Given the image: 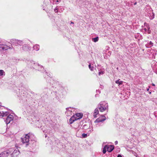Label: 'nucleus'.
Segmentation results:
<instances>
[{
    "instance_id": "864d4df0",
    "label": "nucleus",
    "mask_w": 157,
    "mask_h": 157,
    "mask_svg": "<svg viewBox=\"0 0 157 157\" xmlns=\"http://www.w3.org/2000/svg\"><path fill=\"white\" fill-rule=\"evenodd\" d=\"M50 84H51V82H50Z\"/></svg>"
},
{
    "instance_id": "473e14b6",
    "label": "nucleus",
    "mask_w": 157,
    "mask_h": 157,
    "mask_svg": "<svg viewBox=\"0 0 157 157\" xmlns=\"http://www.w3.org/2000/svg\"><path fill=\"white\" fill-rule=\"evenodd\" d=\"M66 109L67 112H69L70 113H71L72 111L71 110H69V108H66Z\"/></svg>"
},
{
    "instance_id": "f3484780",
    "label": "nucleus",
    "mask_w": 157,
    "mask_h": 157,
    "mask_svg": "<svg viewBox=\"0 0 157 157\" xmlns=\"http://www.w3.org/2000/svg\"><path fill=\"white\" fill-rule=\"evenodd\" d=\"M98 107L97 108H96L94 110V114L93 115V117L94 118H96L97 117V115L98 114L99 111L98 110Z\"/></svg>"
},
{
    "instance_id": "c756f323",
    "label": "nucleus",
    "mask_w": 157,
    "mask_h": 157,
    "mask_svg": "<svg viewBox=\"0 0 157 157\" xmlns=\"http://www.w3.org/2000/svg\"><path fill=\"white\" fill-rule=\"evenodd\" d=\"M5 75V72L2 70H0V75L3 76Z\"/></svg>"
},
{
    "instance_id": "58836bf2",
    "label": "nucleus",
    "mask_w": 157,
    "mask_h": 157,
    "mask_svg": "<svg viewBox=\"0 0 157 157\" xmlns=\"http://www.w3.org/2000/svg\"><path fill=\"white\" fill-rule=\"evenodd\" d=\"M117 157H122L121 155H118L117 156Z\"/></svg>"
},
{
    "instance_id": "4be33fe9",
    "label": "nucleus",
    "mask_w": 157,
    "mask_h": 157,
    "mask_svg": "<svg viewBox=\"0 0 157 157\" xmlns=\"http://www.w3.org/2000/svg\"><path fill=\"white\" fill-rule=\"evenodd\" d=\"M120 79H119L115 81V83L118 84L119 85L122 84L123 83V81H120Z\"/></svg>"
},
{
    "instance_id": "423d86ee",
    "label": "nucleus",
    "mask_w": 157,
    "mask_h": 157,
    "mask_svg": "<svg viewBox=\"0 0 157 157\" xmlns=\"http://www.w3.org/2000/svg\"><path fill=\"white\" fill-rule=\"evenodd\" d=\"M10 41L13 45H14L16 46L18 45L21 46L23 44V41L16 39H11L10 40Z\"/></svg>"
},
{
    "instance_id": "6ab92c4d",
    "label": "nucleus",
    "mask_w": 157,
    "mask_h": 157,
    "mask_svg": "<svg viewBox=\"0 0 157 157\" xmlns=\"http://www.w3.org/2000/svg\"><path fill=\"white\" fill-rule=\"evenodd\" d=\"M33 49L38 51L40 49L39 45L38 44H36L33 46Z\"/></svg>"
},
{
    "instance_id": "4c0bfd02",
    "label": "nucleus",
    "mask_w": 157,
    "mask_h": 157,
    "mask_svg": "<svg viewBox=\"0 0 157 157\" xmlns=\"http://www.w3.org/2000/svg\"><path fill=\"white\" fill-rule=\"evenodd\" d=\"M103 86L102 85H100V88H101V89H103Z\"/></svg>"
},
{
    "instance_id": "49530a36",
    "label": "nucleus",
    "mask_w": 157,
    "mask_h": 157,
    "mask_svg": "<svg viewBox=\"0 0 157 157\" xmlns=\"http://www.w3.org/2000/svg\"><path fill=\"white\" fill-rule=\"evenodd\" d=\"M136 2L135 3H134V5H136Z\"/></svg>"
},
{
    "instance_id": "c9c22d12",
    "label": "nucleus",
    "mask_w": 157,
    "mask_h": 157,
    "mask_svg": "<svg viewBox=\"0 0 157 157\" xmlns=\"http://www.w3.org/2000/svg\"><path fill=\"white\" fill-rule=\"evenodd\" d=\"M144 157H149V156L147 155H144Z\"/></svg>"
},
{
    "instance_id": "7c9ffc66",
    "label": "nucleus",
    "mask_w": 157,
    "mask_h": 157,
    "mask_svg": "<svg viewBox=\"0 0 157 157\" xmlns=\"http://www.w3.org/2000/svg\"><path fill=\"white\" fill-rule=\"evenodd\" d=\"M104 73V71L100 70L98 72V75H103Z\"/></svg>"
},
{
    "instance_id": "c85d7f7f",
    "label": "nucleus",
    "mask_w": 157,
    "mask_h": 157,
    "mask_svg": "<svg viewBox=\"0 0 157 157\" xmlns=\"http://www.w3.org/2000/svg\"><path fill=\"white\" fill-rule=\"evenodd\" d=\"M155 14L154 13H152V15H151L149 17V18L150 20H152L154 18Z\"/></svg>"
},
{
    "instance_id": "7ed1b4c3",
    "label": "nucleus",
    "mask_w": 157,
    "mask_h": 157,
    "mask_svg": "<svg viewBox=\"0 0 157 157\" xmlns=\"http://www.w3.org/2000/svg\"><path fill=\"white\" fill-rule=\"evenodd\" d=\"M28 66L31 68L35 69L37 67H40L41 69H44V67L43 66L39 65L38 64L36 63L33 60L28 61Z\"/></svg>"
},
{
    "instance_id": "9d476101",
    "label": "nucleus",
    "mask_w": 157,
    "mask_h": 157,
    "mask_svg": "<svg viewBox=\"0 0 157 157\" xmlns=\"http://www.w3.org/2000/svg\"><path fill=\"white\" fill-rule=\"evenodd\" d=\"M106 119V117L104 116H102L101 117L97 118L94 121L95 123H99L103 121Z\"/></svg>"
},
{
    "instance_id": "b1692460",
    "label": "nucleus",
    "mask_w": 157,
    "mask_h": 157,
    "mask_svg": "<svg viewBox=\"0 0 157 157\" xmlns=\"http://www.w3.org/2000/svg\"><path fill=\"white\" fill-rule=\"evenodd\" d=\"M99 40V37L98 36H97L95 38H92V40L94 42H96L98 40Z\"/></svg>"
},
{
    "instance_id": "4468645a",
    "label": "nucleus",
    "mask_w": 157,
    "mask_h": 157,
    "mask_svg": "<svg viewBox=\"0 0 157 157\" xmlns=\"http://www.w3.org/2000/svg\"><path fill=\"white\" fill-rule=\"evenodd\" d=\"M19 151L17 149L14 150L13 153L11 154L12 157H15L17 156L19 154Z\"/></svg>"
},
{
    "instance_id": "79ce46f5",
    "label": "nucleus",
    "mask_w": 157,
    "mask_h": 157,
    "mask_svg": "<svg viewBox=\"0 0 157 157\" xmlns=\"http://www.w3.org/2000/svg\"><path fill=\"white\" fill-rule=\"evenodd\" d=\"M55 82L54 83V84H56L57 82H56V81H55Z\"/></svg>"
},
{
    "instance_id": "a19ab883",
    "label": "nucleus",
    "mask_w": 157,
    "mask_h": 157,
    "mask_svg": "<svg viewBox=\"0 0 157 157\" xmlns=\"http://www.w3.org/2000/svg\"><path fill=\"white\" fill-rule=\"evenodd\" d=\"M144 30L145 31H147V29H146V28H145L144 29Z\"/></svg>"
},
{
    "instance_id": "cd10ccee",
    "label": "nucleus",
    "mask_w": 157,
    "mask_h": 157,
    "mask_svg": "<svg viewBox=\"0 0 157 157\" xmlns=\"http://www.w3.org/2000/svg\"><path fill=\"white\" fill-rule=\"evenodd\" d=\"M89 67L91 71H93L94 70V67L93 66H91L90 63L89 65Z\"/></svg>"
},
{
    "instance_id": "f03ea898",
    "label": "nucleus",
    "mask_w": 157,
    "mask_h": 157,
    "mask_svg": "<svg viewBox=\"0 0 157 157\" xmlns=\"http://www.w3.org/2000/svg\"><path fill=\"white\" fill-rule=\"evenodd\" d=\"M98 106V108L101 112H103L106 110H108V104L105 101L101 102Z\"/></svg>"
},
{
    "instance_id": "8fccbe9b",
    "label": "nucleus",
    "mask_w": 157,
    "mask_h": 157,
    "mask_svg": "<svg viewBox=\"0 0 157 157\" xmlns=\"http://www.w3.org/2000/svg\"><path fill=\"white\" fill-rule=\"evenodd\" d=\"M71 24H74V22H71Z\"/></svg>"
},
{
    "instance_id": "de8ad7c7",
    "label": "nucleus",
    "mask_w": 157,
    "mask_h": 157,
    "mask_svg": "<svg viewBox=\"0 0 157 157\" xmlns=\"http://www.w3.org/2000/svg\"><path fill=\"white\" fill-rule=\"evenodd\" d=\"M51 78V79L52 80H53V78Z\"/></svg>"
},
{
    "instance_id": "72a5a7b5",
    "label": "nucleus",
    "mask_w": 157,
    "mask_h": 157,
    "mask_svg": "<svg viewBox=\"0 0 157 157\" xmlns=\"http://www.w3.org/2000/svg\"><path fill=\"white\" fill-rule=\"evenodd\" d=\"M96 92L97 93H99V94H100L101 93V91L99 90H96Z\"/></svg>"
},
{
    "instance_id": "09e8293b",
    "label": "nucleus",
    "mask_w": 157,
    "mask_h": 157,
    "mask_svg": "<svg viewBox=\"0 0 157 157\" xmlns=\"http://www.w3.org/2000/svg\"><path fill=\"white\" fill-rule=\"evenodd\" d=\"M149 94H151V92H150V91L149 92Z\"/></svg>"
},
{
    "instance_id": "2eb2a0df",
    "label": "nucleus",
    "mask_w": 157,
    "mask_h": 157,
    "mask_svg": "<svg viewBox=\"0 0 157 157\" xmlns=\"http://www.w3.org/2000/svg\"><path fill=\"white\" fill-rule=\"evenodd\" d=\"M114 149V147L113 146L107 145V151L108 152H111Z\"/></svg>"
},
{
    "instance_id": "dca6fc26",
    "label": "nucleus",
    "mask_w": 157,
    "mask_h": 157,
    "mask_svg": "<svg viewBox=\"0 0 157 157\" xmlns=\"http://www.w3.org/2000/svg\"><path fill=\"white\" fill-rule=\"evenodd\" d=\"M9 114V112L7 111H0V117L2 116V117H4L6 116H8Z\"/></svg>"
},
{
    "instance_id": "412c9836",
    "label": "nucleus",
    "mask_w": 157,
    "mask_h": 157,
    "mask_svg": "<svg viewBox=\"0 0 157 157\" xmlns=\"http://www.w3.org/2000/svg\"><path fill=\"white\" fill-rule=\"evenodd\" d=\"M75 121H76V119L75 118V117L73 116L69 120L70 123L71 124Z\"/></svg>"
},
{
    "instance_id": "f257e3e1",
    "label": "nucleus",
    "mask_w": 157,
    "mask_h": 157,
    "mask_svg": "<svg viewBox=\"0 0 157 157\" xmlns=\"http://www.w3.org/2000/svg\"><path fill=\"white\" fill-rule=\"evenodd\" d=\"M35 137L34 135L31 133H29L25 135V136L21 138V140L22 143L26 144V146H27L29 143H34Z\"/></svg>"
},
{
    "instance_id": "9b49d317",
    "label": "nucleus",
    "mask_w": 157,
    "mask_h": 157,
    "mask_svg": "<svg viewBox=\"0 0 157 157\" xmlns=\"http://www.w3.org/2000/svg\"><path fill=\"white\" fill-rule=\"evenodd\" d=\"M83 114L82 113H77L75 115L73 116V117H75V119H76V120L81 118Z\"/></svg>"
},
{
    "instance_id": "f704fd0d",
    "label": "nucleus",
    "mask_w": 157,
    "mask_h": 157,
    "mask_svg": "<svg viewBox=\"0 0 157 157\" xmlns=\"http://www.w3.org/2000/svg\"><path fill=\"white\" fill-rule=\"evenodd\" d=\"M54 11L55 13H57L58 12V9L57 8H56L54 9Z\"/></svg>"
},
{
    "instance_id": "603ef678",
    "label": "nucleus",
    "mask_w": 157,
    "mask_h": 157,
    "mask_svg": "<svg viewBox=\"0 0 157 157\" xmlns=\"http://www.w3.org/2000/svg\"><path fill=\"white\" fill-rule=\"evenodd\" d=\"M50 80L51 81V82L52 80H51V79H50Z\"/></svg>"
},
{
    "instance_id": "393cba45",
    "label": "nucleus",
    "mask_w": 157,
    "mask_h": 157,
    "mask_svg": "<svg viewBox=\"0 0 157 157\" xmlns=\"http://www.w3.org/2000/svg\"><path fill=\"white\" fill-rule=\"evenodd\" d=\"M107 145H105L103 148L102 151L104 154H105L106 152V150H107Z\"/></svg>"
},
{
    "instance_id": "6e6d98bb",
    "label": "nucleus",
    "mask_w": 157,
    "mask_h": 157,
    "mask_svg": "<svg viewBox=\"0 0 157 157\" xmlns=\"http://www.w3.org/2000/svg\"><path fill=\"white\" fill-rule=\"evenodd\" d=\"M62 88H61V89L62 90Z\"/></svg>"
},
{
    "instance_id": "aec40b11",
    "label": "nucleus",
    "mask_w": 157,
    "mask_h": 157,
    "mask_svg": "<svg viewBox=\"0 0 157 157\" xmlns=\"http://www.w3.org/2000/svg\"><path fill=\"white\" fill-rule=\"evenodd\" d=\"M153 43H152L151 41H150L147 44H146V46L147 47L151 48L153 46Z\"/></svg>"
},
{
    "instance_id": "ddd939ff",
    "label": "nucleus",
    "mask_w": 157,
    "mask_h": 157,
    "mask_svg": "<svg viewBox=\"0 0 157 157\" xmlns=\"http://www.w3.org/2000/svg\"><path fill=\"white\" fill-rule=\"evenodd\" d=\"M151 67L154 71L157 74V62H154L152 65Z\"/></svg>"
},
{
    "instance_id": "e433bc0d",
    "label": "nucleus",
    "mask_w": 157,
    "mask_h": 157,
    "mask_svg": "<svg viewBox=\"0 0 157 157\" xmlns=\"http://www.w3.org/2000/svg\"><path fill=\"white\" fill-rule=\"evenodd\" d=\"M117 144H118V141H116L115 142V144L116 145Z\"/></svg>"
},
{
    "instance_id": "f8f14e48",
    "label": "nucleus",
    "mask_w": 157,
    "mask_h": 157,
    "mask_svg": "<svg viewBox=\"0 0 157 157\" xmlns=\"http://www.w3.org/2000/svg\"><path fill=\"white\" fill-rule=\"evenodd\" d=\"M22 50L25 51H30L31 47L28 44L24 45L22 47Z\"/></svg>"
},
{
    "instance_id": "2f4dec72",
    "label": "nucleus",
    "mask_w": 157,
    "mask_h": 157,
    "mask_svg": "<svg viewBox=\"0 0 157 157\" xmlns=\"http://www.w3.org/2000/svg\"><path fill=\"white\" fill-rule=\"evenodd\" d=\"M86 124H84V125H83L82 126V129H86L87 128V127H86Z\"/></svg>"
},
{
    "instance_id": "c03bdc74",
    "label": "nucleus",
    "mask_w": 157,
    "mask_h": 157,
    "mask_svg": "<svg viewBox=\"0 0 157 157\" xmlns=\"http://www.w3.org/2000/svg\"><path fill=\"white\" fill-rule=\"evenodd\" d=\"M152 85L153 86H155V84H154V83H152Z\"/></svg>"
},
{
    "instance_id": "ea45409f",
    "label": "nucleus",
    "mask_w": 157,
    "mask_h": 157,
    "mask_svg": "<svg viewBox=\"0 0 157 157\" xmlns=\"http://www.w3.org/2000/svg\"><path fill=\"white\" fill-rule=\"evenodd\" d=\"M98 94H95V97H98Z\"/></svg>"
},
{
    "instance_id": "1a4fd4ad",
    "label": "nucleus",
    "mask_w": 157,
    "mask_h": 157,
    "mask_svg": "<svg viewBox=\"0 0 157 157\" xmlns=\"http://www.w3.org/2000/svg\"><path fill=\"white\" fill-rule=\"evenodd\" d=\"M10 151H4L0 154V157H7L10 154Z\"/></svg>"
},
{
    "instance_id": "6e6552de",
    "label": "nucleus",
    "mask_w": 157,
    "mask_h": 157,
    "mask_svg": "<svg viewBox=\"0 0 157 157\" xmlns=\"http://www.w3.org/2000/svg\"><path fill=\"white\" fill-rule=\"evenodd\" d=\"M35 69L37 70L38 71H40L43 72L45 75H44V78H46L47 79L48 78V73H47L46 70H45L44 68V69L43 68L41 69L40 67H37L35 68Z\"/></svg>"
},
{
    "instance_id": "0eeeda50",
    "label": "nucleus",
    "mask_w": 157,
    "mask_h": 157,
    "mask_svg": "<svg viewBox=\"0 0 157 157\" xmlns=\"http://www.w3.org/2000/svg\"><path fill=\"white\" fill-rule=\"evenodd\" d=\"M12 47L4 44H0V51L2 52H6L8 49H12Z\"/></svg>"
},
{
    "instance_id": "37998d69",
    "label": "nucleus",
    "mask_w": 157,
    "mask_h": 157,
    "mask_svg": "<svg viewBox=\"0 0 157 157\" xmlns=\"http://www.w3.org/2000/svg\"><path fill=\"white\" fill-rule=\"evenodd\" d=\"M55 124H56V123H53V125H54Z\"/></svg>"
},
{
    "instance_id": "a211bd4d",
    "label": "nucleus",
    "mask_w": 157,
    "mask_h": 157,
    "mask_svg": "<svg viewBox=\"0 0 157 157\" xmlns=\"http://www.w3.org/2000/svg\"><path fill=\"white\" fill-rule=\"evenodd\" d=\"M144 25L146 26L147 28L148 29L147 30V32L148 33L150 34L151 33V31L150 29V27L149 25H148V24L147 23L145 22L144 23Z\"/></svg>"
},
{
    "instance_id": "5701e85b",
    "label": "nucleus",
    "mask_w": 157,
    "mask_h": 157,
    "mask_svg": "<svg viewBox=\"0 0 157 157\" xmlns=\"http://www.w3.org/2000/svg\"><path fill=\"white\" fill-rule=\"evenodd\" d=\"M76 136L77 137H82V138H85L87 137V135L86 134L83 133V134H82L81 135L82 136H79L78 135V132H77Z\"/></svg>"
},
{
    "instance_id": "5fc2aeb1",
    "label": "nucleus",
    "mask_w": 157,
    "mask_h": 157,
    "mask_svg": "<svg viewBox=\"0 0 157 157\" xmlns=\"http://www.w3.org/2000/svg\"><path fill=\"white\" fill-rule=\"evenodd\" d=\"M57 2H58V0H57Z\"/></svg>"
},
{
    "instance_id": "3c124183",
    "label": "nucleus",
    "mask_w": 157,
    "mask_h": 157,
    "mask_svg": "<svg viewBox=\"0 0 157 157\" xmlns=\"http://www.w3.org/2000/svg\"><path fill=\"white\" fill-rule=\"evenodd\" d=\"M12 149L11 148V149H10V150H12Z\"/></svg>"
},
{
    "instance_id": "20e7f679",
    "label": "nucleus",
    "mask_w": 157,
    "mask_h": 157,
    "mask_svg": "<svg viewBox=\"0 0 157 157\" xmlns=\"http://www.w3.org/2000/svg\"><path fill=\"white\" fill-rule=\"evenodd\" d=\"M17 117L16 116L13 114H10L7 117L5 121L6 124H8L10 123H12L15 119H17L16 118Z\"/></svg>"
},
{
    "instance_id": "a878e982",
    "label": "nucleus",
    "mask_w": 157,
    "mask_h": 157,
    "mask_svg": "<svg viewBox=\"0 0 157 157\" xmlns=\"http://www.w3.org/2000/svg\"><path fill=\"white\" fill-rule=\"evenodd\" d=\"M48 4V3H47ZM48 5H46V2L45 1H44V3L43 5V6H44V8L43 9V10H46V11L47 12V13H48V10H46V7H45V6H46Z\"/></svg>"
},
{
    "instance_id": "bb28decb",
    "label": "nucleus",
    "mask_w": 157,
    "mask_h": 157,
    "mask_svg": "<svg viewBox=\"0 0 157 157\" xmlns=\"http://www.w3.org/2000/svg\"><path fill=\"white\" fill-rule=\"evenodd\" d=\"M44 132L45 133V137H47V134L49 132L48 130V129H47L46 130H43Z\"/></svg>"
},
{
    "instance_id": "39448f33",
    "label": "nucleus",
    "mask_w": 157,
    "mask_h": 157,
    "mask_svg": "<svg viewBox=\"0 0 157 157\" xmlns=\"http://www.w3.org/2000/svg\"><path fill=\"white\" fill-rule=\"evenodd\" d=\"M60 93H61V90H58L57 91L55 90L51 92V96L53 99L56 100H59L60 97Z\"/></svg>"
},
{
    "instance_id": "a18cd8bd",
    "label": "nucleus",
    "mask_w": 157,
    "mask_h": 157,
    "mask_svg": "<svg viewBox=\"0 0 157 157\" xmlns=\"http://www.w3.org/2000/svg\"><path fill=\"white\" fill-rule=\"evenodd\" d=\"M147 91H148L149 90V88L147 89Z\"/></svg>"
}]
</instances>
